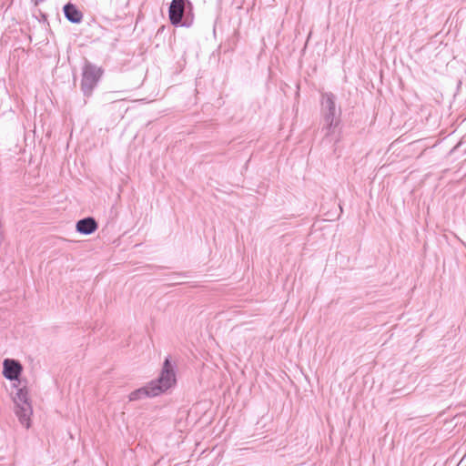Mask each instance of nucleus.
I'll return each mask as SVG.
<instances>
[{
    "instance_id": "423d86ee",
    "label": "nucleus",
    "mask_w": 466,
    "mask_h": 466,
    "mask_svg": "<svg viewBox=\"0 0 466 466\" xmlns=\"http://www.w3.org/2000/svg\"><path fill=\"white\" fill-rule=\"evenodd\" d=\"M185 10V0H173L169 6V19L172 25L180 24Z\"/></svg>"
},
{
    "instance_id": "39448f33",
    "label": "nucleus",
    "mask_w": 466,
    "mask_h": 466,
    "mask_svg": "<svg viewBox=\"0 0 466 466\" xmlns=\"http://www.w3.org/2000/svg\"><path fill=\"white\" fill-rule=\"evenodd\" d=\"M22 372L21 364L15 360L5 359L3 363V375L9 380H15Z\"/></svg>"
},
{
    "instance_id": "f257e3e1",
    "label": "nucleus",
    "mask_w": 466,
    "mask_h": 466,
    "mask_svg": "<svg viewBox=\"0 0 466 466\" xmlns=\"http://www.w3.org/2000/svg\"><path fill=\"white\" fill-rule=\"evenodd\" d=\"M13 386L16 388V391L12 394V400L15 404V414L20 424L25 428L29 429L31 426L33 407L28 395V390L26 387L18 388L15 383H14Z\"/></svg>"
},
{
    "instance_id": "f03ea898",
    "label": "nucleus",
    "mask_w": 466,
    "mask_h": 466,
    "mask_svg": "<svg viewBox=\"0 0 466 466\" xmlns=\"http://www.w3.org/2000/svg\"><path fill=\"white\" fill-rule=\"evenodd\" d=\"M176 373L173 365L171 364L168 358H167L164 361V365L159 375V378L157 380H152L150 382L153 387L152 394H157V396L161 393L165 392L168 389L172 388L176 384Z\"/></svg>"
},
{
    "instance_id": "20e7f679",
    "label": "nucleus",
    "mask_w": 466,
    "mask_h": 466,
    "mask_svg": "<svg viewBox=\"0 0 466 466\" xmlns=\"http://www.w3.org/2000/svg\"><path fill=\"white\" fill-rule=\"evenodd\" d=\"M102 71L99 67L86 64L83 68L82 90L85 95L89 96L97 84Z\"/></svg>"
},
{
    "instance_id": "0eeeda50",
    "label": "nucleus",
    "mask_w": 466,
    "mask_h": 466,
    "mask_svg": "<svg viewBox=\"0 0 466 466\" xmlns=\"http://www.w3.org/2000/svg\"><path fill=\"white\" fill-rule=\"evenodd\" d=\"M76 227L79 233L90 235L97 228V223L93 218H86L77 221Z\"/></svg>"
},
{
    "instance_id": "6e6552de",
    "label": "nucleus",
    "mask_w": 466,
    "mask_h": 466,
    "mask_svg": "<svg viewBox=\"0 0 466 466\" xmlns=\"http://www.w3.org/2000/svg\"><path fill=\"white\" fill-rule=\"evenodd\" d=\"M152 390H153V387L151 386V384L149 382L147 386L132 391L129 394L128 399L130 401H135V400H142V399L147 398V397L151 398V397L157 396V394H152V392H151Z\"/></svg>"
},
{
    "instance_id": "1a4fd4ad",
    "label": "nucleus",
    "mask_w": 466,
    "mask_h": 466,
    "mask_svg": "<svg viewBox=\"0 0 466 466\" xmlns=\"http://www.w3.org/2000/svg\"><path fill=\"white\" fill-rule=\"evenodd\" d=\"M64 14L66 19L72 23H80L83 18L82 13L70 3L64 6Z\"/></svg>"
},
{
    "instance_id": "7ed1b4c3",
    "label": "nucleus",
    "mask_w": 466,
    "mask_h": 466,
    "mask_svg": "<svg viewBox=\"0 0 466 466\" xmlns=\"http://www.w3.org/2000/svg\"><path fill=\"white\" fill-rule=\"evenodd\" d=\"M321 111L324 116L325 125L327 126V135L331 131L336 122V104L335 96L331 93H324L321 97Z\"/></svg>"
}]
</instances>
